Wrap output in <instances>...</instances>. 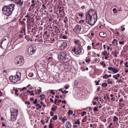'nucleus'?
<instances>
[{
	"label": "nucleus",
	"mask_w": 128,
	"mask_h": 128,
	"mask_svg": "<svg viewBox=\"0 0 128 128\" xmlns=\"http://www.w3.org/2000/svg\"><path fill=\"white\" fill-rule=\"evenodd\" d=\"M86 15V22L90 25H93L97 20L96 13L93 9H90Z\"/></svg>",
	"instance_id": "f257e3e1"
},
{
	"label": "nucleus",
	"mask_w": 128,
	"mask_h": 128,
	"mask_svg": "<svg viewBox=\"0 0 128 128\" xmlns=\"http://www.w3.org/2000/svg\"><path fill=\"white\" fill-rule=\"evenodd\" d=\"M15 5L11 4L8 6H5L2 8V11L4 14L7 16H10L12 13L14 9Z\"/></svg>",
	"instance_id": "f03ea898"
},
{
	"label": "nucleus",
	"mask_w": 128,
	"mask_h": 128,
	"mask_svg": "<svg viewBox=\"0 0 128 128\" xmlns=\"http://www.w3.org/2000/svg\"><path fill=\"white\" fill-rule=\"evenodd\" d=\"M18 72L19 75L16 74L15 76H12L9 77V80L11 82L15 83L20 80L21 73L20 72Z\"/></svg>",
	"instance_id": "7ed1b4c3"
},
{
	"label": "nucleus",
	"mask_w": 128,
	"mask_h": 128,
	"mask_svg": "<svg viewBox=\"0 0 128 128\" xmlns=\"http://www.w3.org/2000/svg\"><path fill=\"white\" fill-rule=\"evenodd\" d=\"M14 62L16 65L20 66L24 64V60L22 57L19 56L16 58Z\"/></svg>",
	"instance_id": "20e7f679"
},
{
	"label": "nucleus",
	"mask_w": 128,
	"mask_h": 128,
	"mask_svg": "<svg viewBox=\"0 0 128 128\" xmlns=\"http://www.w3.org/2000/svg\"><path fill=\"white\" fill-rule=\"evenodd\" d=\"M58 59L60 61H64L66 60V53L64 52H61L58 54Z\"/></svg>",
	"instance_id": "39448f33"
},
{
	"label": "nucleus",
	"mask_w": 128,
	"mask_h": 128,
	"mask_svg": "<svg viewBox=\"0 0 128 128\" xmlns=\"http://www.w3.org/2000/svg\"><path fill=\"white\" fill-rule=\"evenodd\" d=\"M36 50V46H33L29 47L28 49V52L29 54L32 55L35 52Z\"/></svg>",
	"instance_id": "423d86ee"
},
{
	"label": "nucleus",
	"mask_w": 128,
	"mask_h": 128,
	"mask_svg": "<svg viewBox=\"0 0 128 128\" xmlns=\"http://www.w3.org/2000/svg\"><path fill=\"white\" fill-rule=\"evenodd\" d=\"M84 50L82 46L80 44H79L76 49V51L75 52V54L76 55H78L80 54H82L84 53Z\"/></svg>",
	"instance_id": "0eeeda50"
},
{
	"label": "nucleus",
	"mask_w": 128,
	"mask_h": 128,
	"mask_svg": "<svg viewBox=\"0 0 128 128\" xmlns=\"http://www.w3.org/2000/svg\"><path fill=\"white\" fill-rule=\"evenodd\" d=\"M81 29V26L77 24L75 28L74 29V30L76 33H79L80 32Z\"/></svg>",
	"instance_id": "6e6552de"
},
{
	"label": "nucleus",
	"mask_w": 128,
	"mask_h": 128,
	"mask_svg": "<svg viewBox=\"0 0 128 128\" xmlns=\"http://www.w3.org/2000/svg\"><path fill=\"white\" fill-rule=\"evenodd\" d=\"M67 46V44L66 42H63L60 44L59 48L60 49L64 50L66 48Z\"/></svg>",
	"instance_id": "1a4fd4ad"
},
{
	"label": "nucleus",
	"mask_w": 128,
	"mask_h": 128,
	"mask_svg": "<svg viewBox=\"0 0 128 128\" xmlns=\"http://www.w3.org/2000/svg\"><path fill=\"white\" fill-rule=\"evenodd\" d=\"M14 3L20 6H21L23 4V1L22 0H16Z\"/></svg>",
	"instance_id": "9d476101"
},
{
	"label": "nucleus",
	"mask_w": 128,
	"mask_h": 128,
	"mask_svg": "<svg viewBox=\"0 0 128 128\" xmlns=\"http://www.w3.org/2000/svg\"><path fill=\"white\" fill-rule=\"evenodd\" d=\"M18 113V111L17 110L14 109L12 110V112H11V114L17 116Z\"/></svg>",
	"instance_id": "9b49d317"
},
{
	"label": "nucleus",
	"mask_w": 128,
	"mask_h": 128,
	"mask_svg": "<svg viewBox=\"0 0 128 128\" xmlns=\"http://www.w3.org/2000/svg\"><path fill=\"white\" fill-rule=\"evenodd\" d=\"M8 42H7L6 40V38H4L1 42V45L2 44L4 45H8Z\"/></svg>",
	"instance_id": "f8f14e48"
},
{
	"label": "nucleus",
	"mask_w": 128,
	"mask_h": 128,
	"mask_svg": "<svg viewBox=\"0 0 128 128\" xmlns=\"http://www.w3.org/2000/svg\"><path fill=\"white\" fill-rule=\"evenodd\" d=\"M99 35L101 37L104 38L106 36L107 34L106 33L101 32L100 33Z\"/></svg>",
	"instance_id": "ddd939ff"
},
{
	"label": "nucleus",
	"mask_w": 128,
	"mask_h": 128,
	"mask_svg": "<svg viewBox=\"0 0 128 128\" xmlns=\"http://www.w3.org/2000/svg\"><path fill=\"white\" fill-rule=\"evenodd\" d=\"M66 128H70L72 125L70 122L68 121L66 123Z\"/></svg>",
	"instance_id": "4468645a"
},
{
	"label": "nucleus",
	"mask_w": 128,
	"mask_h": 128,
	"mask_svg": "<svg viewBox=\"0 0 128 128\" xmlns=\"http://www.w3.org/2000/svg\"><path fill=\"white\" fill-rule=\"evenodd\" d=\"M17 116L15 115H12L11 114V120L13 121H14L16 119Z\"/></svg>",
	"instance_id": "2eb2a0df"
},
{
	"label": "nucleus",
	"mask_w": 128,
	"mask_h": 128,
	"mask_svg": "<svg viewBox=\"0 0 128 128\" xmlns=\"http://www.w3.org/2000/svg\"><path fill=\"white\" fill-rule=\"evenodd\" d=\"M31 2L32 4H31L30 6H34L36 4V2L33 0H32Z\"/></svg>",
	"instance_id": "dca6fc26"
},
{
	"label": "nucleus",
	"mask_w": 128,
	"mask_h": 128,
	"mask_svg": "<svg viewBox=\"0 0 128 128\" xmlns=\"http://www.w3.org/2000/svg\"><path fill=\"white\" fill-rule=\"evenodd\" d=\"M27 92H29L31 96H34V95L33 91H30L28 90L27 91Z\"/></svg>",
	"instance_id": "f3484780"
},
{
	"label": "nucleus",
	"mask_w": 128,
	"mask_h": 128,
	"mask_svg": "<svg viewBox=\"0 0 128 128\" xmlns=\"http://www.w3.org/2000/svg\"><path fill=\"white\" fill-rule=\"evenodd\" d=\"M39 97L41 98L40 100H42L45 97V96L44 94L40 95L39 96Z\"/></svg>",
	"instance_id": "a211bd4d"
},
{
	"label": "nucleus",
	"mask_w": 128,
	"mask_h": 128,
	"mask_svg": "<svg viewBox=\"0 0 128 128\" xmlns=\"http://www.w3.org/2000/svg\"><path fill=\"white\" fill-rule=\"evenodd\" d=\"M112 71L114 72V73H116L119 71V70H118L116 68H114Z\"/></svg>",
	"instance_id": "6ab92c4d"
},
{
	"label": "nucleus",
	"mask_w": 128,
	"mask_h": 128,
	"mask_svg": "<svg viewBox=\"0 0 128 128\" xmlns=\"http://www.w3.org/2000/svg\"><path fill=\"white\" fill-rule=\"evenodd\" d=\"M102 85L103 87L105 88L108 85L106 83H103L102 84Z\"/></svg>",
	"instance_id": "aec40b11"
},
{
	"label": "nucleus",
	"mask_w": 128,
	"mask_h": 128,
	"mask_svg": "<svg viewBox=\"0 0 128 128\" xmlns=\"http://www.w3.org/2000/svg\"><path fill=\"white\" fill-rule=\"evenodd\" d=\"M89 28V27L88 26H86L84 28V29H85V31H87Z\"/></svg>",
	"instance_id": "412c9836"
},
{
	"label": "nucleus",
	"mask_w": 128,
	"mask_h": 128,
	"mask_svg": "<svg viewBox=\"0 0 128 128\" xmlns=\"http://www.w3.org/2000/svg\"><path fill=\"white\" fill-rule=\"evenodd\" d=\"M118 120V118L117 117L115 116H114L113 118V121L114 122H115L116 120Z\"/></svg>",
	"instance_id": "4be33fe9"
},
{
	"label": "nucleus",
	"mask_w": 128,
	"mask_h": 128,
	"mask_svg": "<svg viewBox=\"0 0 128 128\" xmlns=\"http://www.w3.org/2000/svg\"><path fill=\"white\" fill-rule=\"evenodd\" d=\"M103 78L105 79H107L108 78V76L107 74H105L104 76H103Z\"/></svg>",
	"instance_id": "5701e85b"
},
{
	"label": "nucleus",
	"mask_w": 128,
	"mask_h": 128,
	"mask_svg": "<svg viewBox=\"0 0 128 128\" xmlns=\"http://www.w3.org/2000/svg\"><path fill=\"white\" fill-rule=\"evenodd\" d=\"M68 114L69 115L72 114H73V112L72 110H69L68 112Z\"/></svg>",
	"instance_id": "b1692460"
},
{
	"label": "nucleus",
	"mask_w": 128,
	"mask_h": 128,
	"mask_svg": "<svg viewBox=\"0 0 128 128\" xmlns=\"http://www.w3.org/2000/svg\"><path fill=\"white\" fill-rule=\"evenodd\" d=\"M107 82L109 84H112V82L110 81V79H108L107 80Z\"/></svg>",
	"instance_id": "393cba45"
},
{
	"label": "nucleus",
	"mask_w": 128,
	"mask_h": 128,
	"mask_svg": "<svg viewBox=\"0 0 128 128\" xmlns=\"http://www.w3.org/2000/svg\"><path fill=\"white\" fill-rule=\"evenodd\" d=\"M74 124H78V125H80V121L79 120H77V121L75 120L74 121Z\"/></svg>",
	"instance_id": "a878e982"
},
{
	"label": "nucleus",
	"mask_w": 128,
	"mask_h": 128,
	"mask_svg": "<svg viewBox=\"0 0 128 128\" xmlns=\"http://www.w3.org/2000/svg\"><path fill=\"white\" fill-rule=\"evenodd\" d=\"M58 118L57 116V115H55L52 118V119L54 120H56Z\"/></svg>",
	"instance_id": "bb28decb"
},
{
	"label": "nucleus",
	"mask_w": 128,
	"mask_h": 128,
	"mask_svg": "<svg viewBox=\"0 0 128 128\" xmlns=\"http://www.w3.org/2000/svg\"><path fill=\"white\" fill-rule=\"evenodd\" d=\"M35 106L36 107L38 106L39 108H41L42 107L39 104H36L35 105Z\"/></svg>",
	"instance_id": "cd10ccee"
},
{
	"label": "nucleus",
	"mask_w": 128,
	"mask_h": 128,
	"mask_svg": "<svg viewBox=\"0 0 128 128\" xmlns=\"http://www.w3.org/2000/svg\"><path fill=\"white\" fill-rule=\"evenodd\" d=\"M86 112L85 111H83L82 112V114H81V115L82 116H84L85 114H86Z\"/></svg>",
	"instance_id": "c85d7f7f"
},
{
	"label": "nucleus",
	"mask_w": 128,
	"mask_h": 128,
	"mask_svg": "<svg viewBox=\"0 0 128 128\" xmlns=\"http://www.w3.org/2000/svg\"><path fill=\"white\" fill-rule=\"evenodd\" d=\"M67 120V119L66 118V116H64V118L62 119V120L64 122V121H66Z\"/></svg>",
	"instance_id": "c756f323"
},
{
	"label": "nucleus",
	"mask_w": 128,
	"mask_h": 128,
	"mask_svg": "<svg viewBox=\"0 0 128 128\" xmlns=\"http://www.w3.org/2000/svg\"><path fill=\"white\" fill-rule=\"evenodd\" d=\"M50 93L52 94L53 95H54L55 94V92L53 90H51Z\"/></svg>",
	"instance_id": "7c9ffc66"
},
{
	"label": "nucleus",
	"mask_w": 128,
	"mask_h": 128,
	"mask_svg": "<svg viewBox=\"0 0 128 128\" xmlns=\"http://www.w3.org/2000/svg\"><path fill=\"white\" fill-rule=\"evenodd\" d=\"M112 11H113L114 13H116L117 12V11L116 9L115 8H113V9L112 10Z\"/></svg>",
	"instance_id": "2f4dec72"
},
{
	"label": "nucleus",
	"mask_w": 128,
	"mask_h": 128,
	"mask_svg": "<svg viewBox=\"0 0 128 128\" xmlns=\"http://www.w3.org/2000/svg\"><path fill=\"white\" fill-rule=\"evenodd\" d=\"M100 82V80H98V81L97 82H96V81H95V82L96 83V85H98L99 84V82Z\"/></svg>",
	"instance_id": "473e14b6"
},
{
	"label": "nucleus",
	"mask_w": 128,
	"mask_h": 128,
	"mask_svg": "<svg viewBox=\"0 0 128 128\" xmlns=\"http://www.w3.org/2000/svg\"><path fill=\"white\" fill-rule=\"evenodd\" d=\"M101 65L102 66H103V67H104L106 66V64L104 62H102L101 63Z\"/></svg>",
	"instance_id": "72a5a7b5"
},
{
	"label": "nucleus",
	"mask_w": 128,
	"mask_h": 128,
	"mask_svg": "<svg viewBox=\"0 0 128 128\" xmlns=\"http://www.w3.org/2000/svg\"><path fill=\"white\" fill-rule=\"evenodd\" d=\"M112 54H115V55L114 56V57H117V55H116V52H112Z\"/></svg>",
	"instance_id": "f704fd0d"
},
{
	"label": "nucleus",
	"mask_w": 128,
	"mask_h": 128,
	"mask_svg": "<svg viewBox=\"0 0 128 128\" xmlns=\"http://www.w3.org/2000/svg\"><path fill=\"white\" fill-rule=\"evenodd\" d=\"M113 77L116 80H117L118 79V77H117L116 76V75H114L113 76Z\"/></svg>",
	"instance_id": "c9c22d12"
},
{
	"label": "nucleus",
	"mask_w": 128,
	"mask_h": 128,
	"mask_svg": "<svg viewBox=\"0 0 128 128\" xmlns=\"http://www.w3.org/2000/svg\"><path fill=\"white\" fill-rule=\"evenodd\" d=\"M113 68H113L111 67H109L108 68V70H110L112 71Z\"/></svg>",
	"instance_id": "e433bc0d"
},
{
	"label": "nucleus",
	"mask_w": 128,
	"mask_h": 128,
	"mask_svg": "<svg viewBox=\"0 0 128 128\" xmlns=\"http://www.w3.org/2000/svg\"><path fill=\"white\" fill-rule=\"evenodd\" d=\"M98 108L97 107H94L93 108V110L94 111H97Z\"/></svg>",
	"instance_id": "4c0bfd02"
},
{
	"label": "nucleus",
	"mask_w": 128,
	"mask_h": 128,
	"mask_svg": "<svg viewBox=\"0 0 128 128\" xmlns=\"http://www.w3.org/2000/svg\"><path fill=\"white\" fill-rule=\"evenodd\" d=\"M90 61V58H88L87 59H86L85 60L86 62H88Z\"/></svg>",
	"instance_id": "58836bf2"
},
{
	"label": "nucleus",
	"mask_w": 128,
	"mask_h": 128,
	"mask_svg": "<svg viewBox=\"0 0 128 128\" xmlns=\"http://www.w3.org/2000/svg\"><path fill=\"white\" fill-rule=\"evenodd\" d=\"M84 20H80L79 21V22L80 23H84Z\"/></svg>",
	"instance_id": "ea45409f"
},
{
	"label": "nucleus",
	"mask_w": 128,
	"mask_h": 128,
	"mask_svg": "<svg viewBox=\"0 0 128 128\" xmlns=\"http://www.w3.org/2000/svg\"><path fill=\"white\" fill-rule=\"evenodd\" d=\"M72 51L73 52H74L75 54V52L76 51V47H74V48L72 49Z\"/></svg>",
	"instance_id": "a19ab883"
},
{
	"label": "nucleus",
	"mask_w": 128,
	"mask_h": 128,
	"mask_svg": "<svg viewBox=\"0 0 128 128\" xmlns=\"http://www.w3.org/2000/svg\"><path fill=\"white\" fill-rule=\"evenodd\" d=\"M25 17L26 18H27L26 19L28 20V18H30V16H29L28 15V14L25 16Z\"/></svg>",
	"instance_id": "79ce46f5"
},
{
	"label": "nucleus",
	"mask_w": 128,
	"mask_h": 128,
	"mask_svg": "<svg viewBox=\"0 0 128 128\" xmlns=\"http://www.w3.org/2000/svg\"><path fill=\"white\" fill-rule=\"evenodd\" d=\"M33 102L34 104H36L37 102V100L36 98L35 99V100Z\"/></svg>",
	"instance_id": "37998d69"
},
{
	"label": "nucleus",
	"mask_w": 128,
	"mask_h": 128,
	"mask_svg": "<svg viewBox=\"0 0 128 128\" xmlns=\"http://www.w3.org/2000/svg\"><path fill=\"white\" fill-rule=\"evenodd\" d=\"M106 53L107 52L106 51H105L104 52H102V54L104 56H106Z\"/></svg>",
	"instance_id": "c03bdc74"
},
{
	"label": "nucleus",
	"mask_w": 128,
	"mask_h": 128,
	"mask_svg": "<svg viewBox=\"0 0 128 128\" xmlns=\"http://www.w3.org/2000/svg\"><path fill=\"white\" fill-rule=\"evenodd\" d=\"M119 43L120 44H124V41H120Z\"/></svg>",
	"instance_id": "a18cd8bd"
},
{
	"label": "nucleus",
	"mask_w": 128,
	"mask_h": 128,
	"mask_svg": "<svg viewBox=\"0 0 128 128\" xmlns=\"http://www.w3.org/2000/svg\"><path fill=\"white\" fill-rule=\"evenodd\" d=\"M79 41L78 40H76L74 41V42L75 44H77L78 42H79Z\"/></svg>",
	"instance_id": "49530a36"
},
{
	"label": "nucleus",
	"mask_w": 128,
	"mask_h": 128,
	"mask_svg": "<svg viewBox=\"0 0 128 128\" xmlns=\"http://www.w3.org/2000/svg\"><path fill=\"white\" fill-rule=\"evenodd\" d=\"M90 49V46H87V50H89Z\"/></svg>",
	"instance_id": "de8ad7c7"
},
{
	"label": "nucleus",
	"mask_w": 128,
	"mask_h": 128,
	"mask_svg": "<svg viewBox=\"0 0 128 128\" xmlns=\"http://www.w3.org/2000/svg\"><path fill=\"white\" fill-rule=\"evenodd\" d=\"M50 102L52 103H54V101L53 99L50 98Z\"/></svg>",
	"instance_id": "09e8293b"
},
{
	"label": "nucleus",
	"mask_w": 128,
	"mask_h": 128,
	"mask_svg": "<svg viewBox=\"0 0 128 128\" xmlns=\"http://www.w3.org/2000/svg\"><path fill=\"white\" fill-rule=\"evenodd\" d=\"M51 110L54 111L56 110V109L54 107H53L52 108Z\"/></svg>",
	"instance_id": "8fccbe9b"
},
{
	"label": "nucleus",
	"mask_w": 128,
	"mask_h": 128,
	"mask_svg": "<svg viewBox=\"0 0 128 128\" xmlns=\"http://www.w3.org/2000/svg\"><path fill=\"white\" fill-rule=\"evenodd\" d=\"M117 41L118 40H117L116 39H114L113 40V41L112 42V43L113 44H114V42H117Z\"/></svg>",
	"instance_id": "3c124183"
},
{
	"label": "nucleus",
	"mask_w": 128,
	"mask_h": 128,
	"mask_svg": "<svg viewBox=\"0 0 128 128\" xmlns=\"http://www.w3.org/2000/svg\"><path fill=\"white\" fill-rule=\"evenodd\" d=\"M40 122H41L42 124L43 125H44L45 124V122H44V121L43 120H41L40 121Z\"/></svg>",
	"instance_id": "603ef678"
},
{
	"label": "nucleus",
	"mask_w": 128,
	"mask_h": 128,
	"mask_svg": "<svg viewBox=\"0 0 128 128\" xmlns=\"http://www.w3.org/2000/svg\"><path fill=\"white\" fill-rule=\"evenodd\" d=\"M112 123L110 122V125L108 126V128H111V126L112 125Z\"/></svg>",
	"instance_id": "864d4df0"
},
{
	"label": "nucleus",
	"mask_w": 128,
	"mask_h": 128,
	"mask_svg": "<svg viewBox=\"0 0 128 128\" xmlns=\"http://www.w3.org/2000/svg\"><path fill=\"white\" fill-rule=\"evenodd\" d=\"M67 36H62V38L64 39H66V38Z\"/></svg>",
	"instance_id": "5fc2aeb1"
},
{
	"label": "nucleus",
	"mask_w": 128,
	"mask_h": 128,
	"mask_svg": "<svg viewBox=\"0 0 128 128\" xmlns=\"http://www.w3.org/2000/svg\"><path fill=\"white\" fill-rule=\"evenodd\" d=\"M25 104H27L28 105H29L30 104V103L29 102L26 101L25 102Z\"/></svg>",
	"instance_id": "6e6d98bb"
},
{
	"label": "nucleus",
	"mask_w": 128,
	"mask_h": 128,
	"mask_svg": "<svg viewBox=\"0 0 128 128\" xmlns=\"http://www.w3.org/2000/svg\"><path fill=\"white\" fill-rule=\"evenodd\" d=\"M42 7H43V9H45L46 8V7L45 6H44V4H42Z\"/></svg>",
	"instance_id": "4d7b16f0"
},
{
	"label": "nucleus",
	"mask_w": 128,
	"mask_h": 128,
	"mask_svg": "<svg viewBox=\"0 0 128 128\" xmlns=\"http://www.w3.org/2000/svg\"><path fill=\"white\" fill-rule=\"evenodd\" d=\"M53 112H50V116H52L53 115Z\"/></svg>",
	"instance_id": "13d9d810"
},
{
	"label": "nucleus",
	"mask_w": 128,
	"mask_h": 128,
	"mask_svg": "<svg viewBox=\"0 0 128 128\" xmlns=\"http://www.w3.org/2000/svg\"><path fill=\"white\" fill-rule=\"evenodd\" d=\"M58 90H59L60 91L62 92V94L64 93V92L61 89H59Z\"/></svg>",
	"instance_id": "bf43d9fd"
},
{
	"label": "nucleus",
	"mask_w": 128,
	"mask_h": 128,
	"mask_svg": "<svg viewBox=\"0 0 128 128\" xmlns=\"http://www.w3.org/2000/svg\"><path fill=\"white\" fill-rule=\"evenodd\" d=\"M64 88L66 89H67L68 88V87L67 86L65 85L64 87Z\"/></svg>",
	"instance_id": "052dcab7"
},
{
	"label": "nucleus",
	"mask_w": 128,
	"mask_h": 128,
	"mask_svg": "<svg viewBox=\"0 0 128 128\" xmlns=\"http://www.w3.org/2000/svg\"><path fill=\"white\" fill-rule=\"evenodd\" d=\"M85 6H82L81 7V8L82 9H84V8Z\"/></svg>",
	"instance_id": "680f3d73"
},
{
	"label": "nucleus",
	"mask_w": 128,
	"mask_h": 128,
	"mask_svg": "<svg viewBox=\"0 0 128 128\" xmlns=\"http://www.w3.org/2000/svg\"><path fill=\"white\" fill-rule=\"evenodd\" d=\"M78 14H79V16L81 17H82L83 16L82 14L79 13Z\"/></svg>",
	"instance_id": "e2e57ef3"
},
{
	"label": "nucleus",
	"mask_w": 128,
	"mask_h": 128,
	"mask_svg": "<svg viewBox=\"0 0 128 128\" xmlns=\"http://www.w3.org/2000/svg\"><path fill=\"white\" fill-rule=\"evenodd\" d=\"M94 99L95 100H98V97H97L96 98H94Z\"/></svg>",
	"instance_id": "0e129e2a"
},
{
	"label": "nucleus",
	"mask_w": 128,
	"mask_h": 128,
	"mask_svg": "<svg viewBox=\"0 0 128 128\" xmlns=\"http://www.w3.org/2000/svg\"><path fill=\"white\" fill-rule=\"evenodd\" d=\"M2 126L3 127L5 126H6L5 124L3 122H2Z\"/></svg>",
	"instance_id": "69168bd1"
},
{
	"label": "nucleus",
	"mask_w": 128,
	"mask_h": 128,
	"mask_svg": "<svg viewBox=\"0 0 128 128\" xmlns=\"http://www.w3.org/2000/svg\"><path fill=\"white\" fill-rule=\"evenodd\" d=\"M49 128H52V126L51 125V124L50 123L49 126Z\"/></svg>",
	"instance_id": "338daca9"
},
{
	"label": "nucleus",
	"mask_w": 128,
	"mask_h": 128,
	"mask_svg": "<svg viewBox=\"0 0 128 128\" xmlns=\"http://www.w3.org/2000/svg\"><path fill=\"white\" fill-rule=\"evenodd\" d=\"M62 103H64V104H66V102L65 100H63L62 101Z\"/></svg>",
	"instance_id": "774afa93"
}]
</instances>
